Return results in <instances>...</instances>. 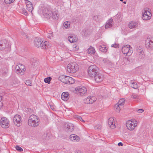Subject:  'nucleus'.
<instances>
[{"instance_id":"f257e3e1","label":"nucleus","mask_w":153,"mask_h":153,"mask_svg":"<svg viewBox=\"0 0 153 153\" xmlns=\"http://www.w3.org/2000/svg\"><path fill=\"white\" fill-rule=\"evenodd\" d=\"M42 12L43 16L46 18L55 20L58 19V18L56 11L52 12L51 10H49L46 7H42Z\"/></svg>"},{"instance_id":"f03ea898","label":"nucleus","mask_w":153,"mask_h":153,"mask_svg":"<svg viewBox=\"0 0 153 153\" xmlns=\"http://www.w3.org/2000/svg\"><path fill=\"white\" fill-rule=\"evenodd\" d=\"M39 124V117L34 114L30 115L29 117L28 124L31 126L36 127Z\"/></svg>"},{"instance_id":"7ed1b4c3","label":"nucleus","mask_w":153,"mask_h":153,"mask_svg":"<svg viewBox=\"0 0 153 153\" xmlns=\"http://www.w3.org/2000/svg\"><path fill=\"white\" fill-rule=\"evenodd\" d=\"M34 45L36 46L38 48H40L42 49H46V47L49 46L48 42L45 41L43 42L39 38H36L34 41Z\"/></svg>"},{"instance_id":"20e7f679","label":"nucleus","mask_w":153,"mask_h":153,"mask_svg":"<svg viewBox=\"0 0 153 153\" xmlns=\"http://www.w3.org/2000/svg\"><path fill=\"white\" fill-rule=\"evenodd\" d=\"M59 80L65 84H72L74 82V79L71 77L65 75H61L59 77Z\"/></svg>"},{"instance_id":"39448f33","label":"nucleus","mask_w":153,"mask_h":153,"mask_svg":"<svg viewBox=\"0 0 153 153\" xmlns=\"http://www.w3.org/2000/svg\"><path fill=\"white\" fill-rule=\"evenodd\" d=\"M98 72L99 68L96 65H91L89 67L88 74L89 76L93 78Z\"/></svg>"},{"instance_id":"423d86ee","label":"nucleus","mask_w":153,"mask_h":153,"mask_svg":"<svg viewBox=\"0 0 153 153\" xmlns=\"http://www.w3.org/2000/svg\"><path fill=\"white\" fill-rule=\"evenodd\" d=\"M142 18L145 20H149L151 17L152 14L150 10L147 8H144L142 11Z\"/></svg>"},{"instance_id":"0eeeda50","label":"nucleus","mask_w":153,"mask_h":153,"mask_svg":"<svg viewBox=\"0 0 153 153\" xmlns=\"http://www.w3.org/2000/svg\"><path fill=\"white\" fill-rule=\"evenodd\" d=\"M78 69L77 64L76 63H71L68 65L67 70L69 73H74L76 72Z\"/></svg>"},{"instance_id":"6e6552de","label":"nucleus","mask_w":153,"mask_h":153,"mask_svg":"<svg viewBox=\"0 0 153 153\" xmlns=\"http://www.w3.org/2000/svg\"><path fill=\"white\" fill-rule=\"evenodd\" d=\"M137 121L135 120H129L126 123V127L129 130H133L137 125Z\"/></svg>"},{"instance_id":"1a4fd4ad","label":"nucleus","mask_w":153,"mask_h":153,"mask_svg":"<svg viewBox=\"0 0 153 153\" xmlns=\"http://www.w3.org/2000/svg\"><path fill=\"white\" fill-rule=\"evenodd\" d=\"M130 48H131V47L128 45H124L122 48V53L124 54H126L127 56H129L132 53V51Z\"/></svg>"},{"instance_id":"9d476101","label":"nucleus","mask_w":153,"mask_h":153,"mask_svg":"<svg viewBox=\"0 0 153 153\" xmlns=\"http://www.w3.org/2000/svg\"><path fill=\"white\" fill-rule=\"evenodd\" d=\"M0 124L3 128H8L9 126V121L6 117H2L1 120Z\"/></svg>"},{"instance_id":"9b49d317","label":"nucleus","mask_w":153,"mask_h":153,"mask_svg":"<svg viewBox=\"0 0 153 153\" xmlns=\"http://www.w3.org/2000/svg\"><path fill=\"white\" fill-rule=\"evenodd\" d=\"M21 117L20 115H15L13 118V122L17 126H20L22 125Z\"/></svg>"},{"instance_id":"f8f14e48","label":"nucleus","mask_w":153,"mask_h":153,"mask_svg":"<svg viewBox=\"0 0 153 153\" xmlns=\"http://www.w3.org/2000/svg\"><path fill=\"white\" fill-rule=\"evenodd\" d=\"M65 131L68 132L72 131L74 129V126L73 124L68 123H66L64 125Z\"/></svg>"},{"instance_id":"ddd939ff","label":"nucleus","mask_w":153,"mask_h":153,"mask_svg":"<svg viewBox=\"0 0 153 153\" xmlns=\"http://www.w3.org/2000/svg\"><path fill=\"white\" fill-rule=\"evenodd\" d=\"M145 45L146 48L149 49L153 48V38H147L145 41Z\"/></svg>"},{"instance_id":"4468645a","label":"nucleus","mask_w":153,"mask_h":153,"mask_svg":"<svg viewBox=\"0 0 153 153\" xmlns=\"http://www.w3.org/2000/svg\"><path fill=\"white\" fill-rule=\"evenodd\" d=\"M93 78H94L95 82L98 83L102 82L104 79V76L103 75L99 72L93 76Z\"/></svg>"},{"instance_id":"2eb2a0df","label":"nucleus","mask_w":153,"mask_h":153,"mask_svg":"<svg viewBox=\"0 0 153 153\" xmlns=\"http://www.w3.org/2000/svg\"><path fill=\"white\" fill-rule=\"evenodd\" d=\"M75 90L78 92L82 96L86 93L87 89L83 86H80L76 88Z\"/></svg>"},{"instance_id":"dca6fc26","label":"nucleus","mask_w":153,"mask_h":153,"mask_svg":"<svg viewBox=\"0 0 153 153\" xmlns=\"http://www.w3.org/2000/svg\"><path fill=\"white\" fill-rule=\"evenodd\" d=\"M8 45L7 44V41L5 40L0 41V49L3 50L8 47Z\"/></svg>"},{"instance_id":"f3484780","label":"nucleus","mask_w":153,"mask_h":153,"mask_svg":"<svg viewBox=\"0 0 153 153\" xmlns=\"http://www.w3.org/2000/svg\"><path fill=\"white\" fill-rule=\"evenodd\" d=\"M78 38L76 35L72 34L68 37V39L71 43H74L77 41Z\"/></svg>"},{"instance_id":"a211bd4d","label":"nucleus","mask_w":153,"mask_h":153,"mask_svg":"<svg viewBox=\"0 0 153 153\" xmlns=\"http://www.w3.org/2000/svg\"><path fill=\"white\" fill-rule=\"evenodd\" d=\"M61 97L63 100L67 101L69 98V94L67 92H63L62 93Z\"/></svg>"},{"instance_id":"6ab92c4d","label":"nucleus","mask_w":153,"mask_h":153,"mask_svg":"<svg viewBox=\"0 0 153 153\" xmlns=\"http://www.w3.org/2000/svg\"><path fill=\"white\" fill-rule=\"evenodd\" d=\"M136 49L137 51V54L139 55H142L144 53V51L142 49V46H138L136 48Z\"/></svg>"},{"instance_id":"aec40b11","label":"nucleus","mask_w":153,"mask_h":153,"mask_svg":"<svg viewBox=\"0 0 153 153\" xmlns=\"http://www.w3.org/2000/svg\"><path fill=\"white\" fill-rule=\"evenodd\" d=\"M70 139L72 141H79L80 140V138L77 135L72 134L70 136Z\"/></svg>"},{"instance_id":"412c9836","label":"nucleus","mask_w":153,"mask_h":153,"mask_svg":"<svg viewBox=\"0 0 153 153\" xmlns=\"http://www.w3.org/2000/svg\"><path fill=\"white\" fill-rule=\"evenodd\" d=\"M137 26V23L133 21L131 22L128 24L129 27L130 29L136 28Z\"/></svg>"},{"instance_id":"4be33fe9","label":"nucleus","mask_w":153,"mask_h":153,"mask_svg":"<svg viewBox=\"0 0 153 153\" xmlns=\"http://www.w3.org/2000/svg\"><path fill=\"white\" fill-rule=\"evenodd\" d=\"M19 81L16 79L14 78L12 79L11 82V85L14 87L17 86L18 85Z\"/></svg>"},{"instance_id":"5701e85b","label":"nucleus","mask_w":153,"mask_h":153,"mask_svg":"<svg viewBox=\"0 0 153 153\" xmlns=\"http://www.w3.org/2000/svg\"><path fill=\"white\" fill-rule=\"evenodd\" d=\"M87 52L89 54H94L95 53V50L93 47H90L87 50Z\"/></svg>"},{"instance_id":"b1692460","label":"nucleus","mask_w":153,"mask_h":153,"mask_svg":"<svg viewBox=\"0 0 153 153\" xmlns=\"http://www.w3.org/2000/svg\"><path fill=\"white\" fill-rule=\"evenodd\" d=\"M99 49L100 51L104 53H105L107 51V49L105 46L104 45L100 46L99 47Z\"/></svg>"},{"instance_id":"393cba45","label":"nucleus","mask_w":153,"mask_h":153,"mask_svg":"<svg viewBox=\"0 0 153 153\" xmlns=\"http://www.w3.org/2000/svg\"><path fill=\"white\" fill-rule=\"evenodd\" d=\"M26 9L28 10V11L30 13H31L32 14V11L33 10V6L32 4H29V5H27V6H26Z\"/></svg>"},{"instance_id":"a878e982","label":"nucleus","mask_w":153,"mask_h":153,"mask_svg":"<svg viewBox=\"0 0 153 153\" xmlns=\"http://www.w3.org/2000/svg\"><path fill=\"white\" fill-rule=\"evenodd\" d=\"M92 100H91L90 97H88L84 100V102L86 104H92Z\"/></svg>"},{"instance_id":"bb28decb","label":"nucleus","mask_w":153,"mask_h":153,"mask_svg":"<svg viewBox=\"0 0 153 153\" xmlns=\"http://www.w3.org/2000/svg\"><path fill=\"white\" fill-rule=\"evenodd\" d=\"M108 124L110 128L112 129H114L116 127L115 123L113 122H108Z\"/></svg>"},{"instance_id":"cd10ccee","label":"nucleus","mask_w":153,"mask_h":153,"mask_svg":"<svg viewBox=\"0 0 153 153\" xmlns=\"http://www.w3.org/2000/svg\"><path fill=\"white\" fill-rule=\"evenodd\" d=\"M52 79V78L51 77H48L47 78H45L44 79V82L48 84H50V81Z\"/></svg>"},{"instance_id":"c85d7f7f","label":"nucleus","mask_w":153,"mask_h":153,"mask_svg":"<svg viewBox=\"0 0 153 153\" xmlns=\"http://www.w3.org/2000/svg\"><path fill=\"white\" fill-rule=\"evenodd\" d=\"M132 85L131 87L134 88V89H136L138 88V85L137 84L134 82H132V81H131Z\"/></svg>"},{"instance_id":"c756f323","label":"nucleus","mask_w":153,"mask_h":153,"mask_svg":"<svg viewBox=\"0 0 153 153\" xmlns=\"http://www.w3.org/2000/svg\"><path fill=\"white\" fill-rule=\"evenodd\" d=\"M124 99H122L119 100L118 102V105H122L124 104Z\"/></svg>"},{"instance_id":"7c9ffc66","label":"nucleus","mask_w":153,"mask_h":153,"mask_svg":"<svg viewBox=\"0 0 153 153\" xmlns=\"http://www.w3.org/2000/svg\"><path fill=\"white\" fill-rule=\"evenodd\" d=\"M70 22L68 21L65 22L63 24V25L66 28H68L70 27Z\"/></svg>"},{"instance_id":"2f4dec72","label":"nucleus","mask_w":153,"mask_h":153,"mask_svg":"<svg viewBox=\"0 0 153 153\" xmlns=\"http://www.w3.org/2000/svg\"><path fill=\"white\" fill-rule=\"evenodd\" d=\"M20 67V68L21 69L20 70V73L21 72H22V73H23L25 70V66L23 65H21Z\"/></svg>"},{"instance_id":"473e14b6","label":"nucleus","mask_w":153,"mask_h":153,"mask_svg":"<svg viewBox=\"0 0 153 153\" xmlns=\"http://www.w3.org/2000/svg\"><path fill=\"white\" fill-rule=\"evenodd\" d=\"M15 0H4L5 3L7 4H10L14 2Z\"/></svg>"},{"instance_id":"72a5a7b5","label":"nucleus","mask_w":153,"mask_h":153,"mask_svg":"<svg viewBox=\"0 0 153 153\" xmlns=\"http://www.w3.org/2000/svg\"><path fill=\"white\" fill-rule=\"evenodd\" d=\"M8 71V68H5L2 70L1 73L3 75L6 74Z\"/></svg>"},{"instance_id":"f704fd0d","label":"nucleus","mask_w":153,"mask_h":153,"mask_svg":"<svg viewBox=\"0 0 153 153\" xmlns=\"http://www.w3.org/2000/svg\"><path fill=\"white\" fill-rule=\"evenodd\" d=\"M112 23L108 22L106 24L105 26V28H108L112 27Z\"/></svg>"},{"instance_id":"c9c22d12","label":"nucleus","mask_w":153,"mask_h":153,"mask_svg":"<svg viewBox=\"0 0 153 153\" xmlns=\"http://www.w3.org/2000/svg\"><path fill=\"white\" fill-rule=\"evenodd\" d=\"M119 105H120L118 104L116 105L115 106V110L116 112H119L120 110V109Z\"/></svg>"},{"instance_id":"e433bc0d","label":"nucleus","mask_w":153,"mask_h":153,"mask_svg":"<svg viewBox=\"0 0 153 153\" xmlns=\"http://www.w3.org/2000/svg\"><path fill=\"white\" fill-rule=\"evenodd\" d=\"M73 48L74 51H76L79 49V47L76 44H75L73 46Z\"/></svg>"},{"instance_id":"4c0bfd02","label":"nucleus","mask_w":153,"mask_h":153,"mask_svg":"<svg viewBox=\"0 0 153 153\" xmlns=\"http://www.w3.org/2000/svg\"><path fill=\"white\" fill-rule=\"evenodd\" d=\"M22 12L25 15V16L27 15L28 14V13L27 12V11L26 9H25V8H22Z\"/></svg>"},{"instance_id":"58836bf2","label":"nucleus","mask_w":153,"mask_h":153,"mask_svg":"<svg viewBox=\"0 0 153 153\" xmlns=\"http://www.w3.org/2000/svg\"><path fill=\"white\" fill-rule=\"evenodd\" d=\"M15 148L19 152H21L23 151V149L18 146H16Z\"/></svg>"},{"instance_id":"ea45409f","label":"nucleus","mask_w":153,"mask_h":153,"mask_svg":"<svg viewBox=\"0 0 153 153\" xmlns=\"http://www.w3.org/2000/svg\"><path fill=\"white\" fill-rule=\"evenodd\" d=\"M131 97L133 98L134 99H138V97L137 94L133 93L132 94L131 96Z\"/></svg>"},{"instance_id":"a19ab883","label":"nucleus","mask_w":153,"mask_h":153,"mask_svg":"<svg viewBox=\"0 0 153 153\" xmlns=\"http://www.w3.org/2000/svg\"><path fill=\"white\" fill-rule=\"evenodd\" d=\"M90 98L91 99V100H92V103L96 101V100L97 99L96 97H95L92 96L90 97Z\"/></svg>"},{"instance_id":"79ce46f5","label":"nucleus","mask_w":153,"mask_h":153,"mask_svg":"<svg viewBox=\"0 0 153 153\" xmlns=\"http://www.w3.org/2000/svg\"><path fill=\"white\" fill-rule=\"evenodd\" d=\"M25 83L27 85H31V82L30 80H26Z\"/></svg>"},{"instance_id":"37998d69","label":"nucleus","mask_w":153,"mask_h":153,"mask_svg":"<svg viewBox=\"0 0 153 153\" xmlns=\"http://www.w3.org/2000/svg\"><path fill=\"white\" fill-rule=\"evenodd\" d=\"M119 44H112L111 45V47L117 48H118L119 47Z\"/></svg>"},{"instance_id":"c03bdc74","label":"nucleus","mask_w":153,"mask_h":153,"mask_svg":"<svg viewBox=\"0 0 153 153\" xmlns=\"http://www.w3.org/2000/svg\"><path fill=\"white\" fill-rule=\"evenodd\" d=\"M99 16H94L93 19L96 21H99V18H98Z\"/></svg>"},{"instance_id":"a18cd8bd","label":"nucleus","mask_w":153,"mask_h":153,"mask_svg":"<svg viewBox=\"0 0 153 153\" xmlns=\"http://www.w3.org/2000/svg\"><path fill=\"white\" fill-rule=\"evenodd\" d=\"M37 63L36 62H33L32 63V65L33 66V68H35L37 65Z\"/></svg>"},{"instance_id":"49530a36","label":"nucleus","mask_w":153,"mask_h":153,"mask_svg":"<svg viewBox=\"0 0 153 153\" xmlns=\"http://www.w3.org/2000/svg\"><path fill=\"white\" fill-rule=\"evenodd\" d=\"M16 69L17 71L19 72V73H20V70H21L20 68V67L19 66H16Z\"/></svg>"},{"instance_id":"de8ad7c7","label":"nucleus","mask_w":153,"mask_h":153,"mask_svg":"<svg viewBox=\"0 0 153 153\" xmlns=\"http://www.w3.org/2000/svg\"><path fill=\"white\" fill-rule=\"evenodd\" d=\"M25 3L26 6H27V5H29V4H32V3L30 1L27 0L26 1Z\"/></svg>"},{"instance_id":"09e8293b","label":"nucleus","mask_w":153,"mask_h":153,"mask_svg":"<svg viewBox=\"0 0 153 153\" xmlns=\"http://www.w3.org/2000/svg\"><path fill=\"white\" fill-rule=\"evenodd\" d=\"M114 119L113 117H111L109 118L108 120V122H111L114 121Z\"/></svg>"},{"instance_id":"8fccbe9b","label":"nucleus","mask_w":153,"mask_h":153,"mask_svg":"<svg viewBox=\"0 0 153 153\" xmlns=\"http://www.w3.org/2000/svg\"><path fill=\"white\" fill-rule=\"evenodd\" d=\"M144 111V110L143 109H139L138 110V112L139 113H141L143 112Z\"/></svg>"},{"instance_id":"3c124183","label":"nucleus","mask_w":153,"mask_h":153,"mask_svg":"<svg viewBox=\"0 0 153 153\" xmlns=\"http://www.w3.org/2000/svg\"><path fill=\"white\" fill-rule=\"evenodd\" d=\"M76 118L77 119L79 120H82V117L80 116H76Z\"/></svg>"},{"instance_id":"603ef678","label":"nucleus","mask_w":153,"mask_h":153,"mask_svg":"<svg viewBox=\"0 0 153 153\" xmlns=\"http://www.w3.org/2000/svg\"><path fill=\"white\" fill-rule=\"evenodd\" d=\"M98 127H95V128L97 129H100L101 127V126L100 125H98Z\"/></svg>"},{"instance_id":"864d4df0","label":"nucleus","mask_w":153,"mask_h":153,"mask_svg":"<svg viewBox=\"0 0 153 153\" xmlns=\"http://www.w3.org/2000/svg\"><path fill=\"white\" fill-rule=\"evenodd\" d=\"M113 19H110L109 20L108 23H112V22H113Z\"/></svg>"},{"instance_id":"5fc2aeb1","label":"nucleus","mask_w":153,"mask_h":153,"mask_svg":"<svg viewBox=\"0 0 153 153\" xmlns=\"http://www.w3.org/2000/svg\"><path fill=\"white\" fill-rule=\"evenodd\" d=\"M118 145L119 146H123V144L121 142H119V143H118Z\"/></svg>"},{"instance_id":"6e6d98bb","label":"nucleus","mask_w":153,"mask_h":153,"mask_svg":"<svg viewBox=\"0 0 153 153\" xmlns=\"http://www.w3.org/2000/svg\"><path fill=\"white\" fill-rule=\"evenodd\" d=\"M23 35L24 36V37H26V38H28V36L26 33H24Z\"/></svg>"},{"instance_id":"4d7b16f0","label":"nucleus","mask_w":153,"mask_h":153,"mask_svg":"<svg viewBox=\"0 0 153 153\" xmlns=\"http://www.w3.org/2000/svg\"><path fill=\"white\" fill-rule=\"evenodd\" d=\"M75 153H83V152L81 151L78 150Z\"/></svg>"},{"instance_id":"13d9d810","label":"nucleus","mask_w":153,"mask_h":153,"mask_svg":"<svg viewBox=\"0 0 153 153\" xmlns=\"http://www.w3.org/2000/svg\"><path fill=\"white\" fill-rule=\"evenodd\" d=\"M128 60V59L126 58H125L124 59V60Z\"/></svg>"},{"instance_id":"bf43d9fd","label":"nucleus","mask_w":153,"mask_h":153,"mask_svg":"<svg viewBox=\"0 0 153 153\" xmlns=\"http://www.w3.org/2000/svg\"><path fill=\"white\" fill-rule=\"evenodd\" d=\"M80 121H82V122H84L85 121L82 119V120H80Z\"/></svg>"},{"instance_id":"052dcab7","label":"nucleus","mask_w":153,"mask_h":153,"mask_svg":"<svg viewBox=\"0 0 153 153\" xmlns=\"http://www.w3.org/2000/svg\"><path fill=\"white\" fill-rule=\"evenodd\" d=\"M123 3L124 4H126V1H124L123 2Z\"/></svg>"},{"instance_id":"680f3d73","label":"nucleus","mask_w":153,"mask_h":153,"mask_svg":"<svg viewBox=\"0 0 153 153\" xmlns=\"http://www.w3.org/2000/svg\"><path fill=\"white\" fill-rule=\"evenodd\" d=\"M120 1H123V0H120Z\"/></svg>"}]
</instances>
